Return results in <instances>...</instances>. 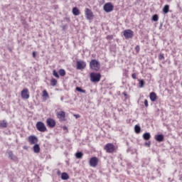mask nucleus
<instances>
[{
  "label": "nucleus",
  "mask_w": 182,
  "mask_h": 182,
  "mask_svg": "<svg viewBox=\"0 0 182 182\" xmlns=\"http://www.w3.org/2000/svg\"><path fill=\"white\" fill-rule=\"evenodd\" d=\"M114 8V6L112 4V3L109 2L104 5L103 9L105 12H112L113 11V9Z\"/></svg>",
  "instance_id": "1a4fd4ad"
},
{
  "label": "nucleus",
  "mask_w": 182,
  "mask_h": 182,
  "mask_svg": "<svg viewBox=\"0 0 182 182\" xmlns=\"http://www.w3.org/2000/svg\"><path fill=\"white\" fill-rule=\"evenodd\" d=\"M63 129H64V130H67V129H68V127H64Z\"/></svg>",
  "instance_id": "a19ab883"
},
{
  "label": "nucleus",
  "mask_w": 182,
  "mask_h": 182,
  "mask_svg": "<svg viewBox=\"0 0 182 182\" xmlns=\"http://www.w3.org/2000/svg\"><path fill=\"white\" fill-rule=\"evenodd\" d=\"M58 73L60 75V76H65L66 75V71L64 69H60L58 71Z\"/></svg>",
  "instance_id": "393cba45"
},
{
  "label": "nucleus",
  "mask_w": 182,
  "mask_h": 182,
  "mask_svg": "<svg viewBox=\"0 0 182 182\" xmlns=\"http://www.w3.org/2000/svg\"><path fill=\"white\" fill-rule=\"evenodd\" d=\"M61 178L62 180H69V175L66 172H63L61 174Z\"/></svg>",
  "instance_id": "aec40b11"
},
{
  "label": "nucleus",
  "mask_w": 182,
  "mask_h": 182,
  "mask_svg": "<svg viewBox=\"0 0 182 182\" xmlns=\"http://www.w3.org/2000/svg\"><path fill=\"white\" fill-rule=\"evenodd\" d=\"M90 68L92 69V70L97 72V70L100 69V63L97 60H92L90 63Z\"/></svg>",
  "instance_id": "7ed1b4c3"
},
{
  "label": "nucleus",
  "mask_w": 182,
  "mask_h": 182,
  "mask_svg": "<svg viewBox=\"0 0 182 182\" xmlns=\"http://www.w3.org/2000/svg\"><path fill=\"white\" fill-rule=\"evenodd\" d=\"M73 116L75 117V119H79V117H80V115L79 114H74Z\"/></svg>",
  "instance_id": "e433bc0d"
},
{
  "label": "nucleus",
  "mask_w": 182,
  "mask_h": 182,
  "mask_svg": "<svg viewBox=\"0 0 182 182\" xmlns=\"http://www.w3.org/2000/svg\"><path fill=\"white\" fill-rule=\"evenodd\" d=\"M50 85L51 86H56V85H58V80L55 78H52L50 80Z\"/></svg>",
  "instance_id": "a878e982"
},
{
  "label": "nucleus",
  "mask_w": 182,
  "mask_h": 182,
  "mask_svg": "<svg viewBox=\"0 0 182 182\" xmlns=\"http://www.w3.org/2000/svg\"><path fill=\"white\" fill-rule=\"evenodd\" d=\"M57 117H58V119H59V120H60V122L65 121V119L66 117V112H65L63 111H60V112H58Z\"/></svg>",
  "instance_id": "ddd939ff"
},
{
  "label": "nucleus",
  "mask_w": 182,
  "mask_h": 182,
  "mask_svg": "<svg viewBox=\"0 0 182 182\" xmlns=\"http://www.w3.org/2000/svg\"><path fill=\"white\" fill-rule=\"evenodd\" d=\"M85 14L86 16V18L88 19V21H92V19H93V12L92 11V10H90V9H85Z\"/></svg>",
  "instance_id": "6e6552de"
},
{
  "label": "nucleus",
  "mask_w": 182,
  "mask_h": 182,
  "mask_svg": "<svg viewBox=\"0 0 182 182\" xmlns=\"http://www.w3.org/2000/svg\"><path fill=\"white\" fill-rule=\"evenodd\" d=\"M85 68H86V63L85 61H77V69H78V70H82V69H85Z\"/></svg>",
  "instance_id": "f8f14e48"
},
{
  "label": "nucleus",
  "mask_w": 182,
  "mask_h": 182,
  "mask_svg": "<svg viewBox=\"0 0 182 182\" xmlns=\"http://www.w3.org/2000/svg\"><path fill=\"white\" fill-rule=\"evenodd\" d=\"M152 21H154V22H157V21H159V15L154 14L152 16Z\"/></svg>",
  "instance_id": "c85d7f7f"
},
{
  "label": "nucleus",
  "mask_w": 182,
  "mask_h": 182,
  "mask_svg": "<svg viewBox=\"0 0 182 182\" xmlns=\"http://www.w3.org/2000/svg\"><path fill=\"white\" fill-rule=\"evenodd\" d=\"M90 79L92 83H97L102 79V74L100 73H91L90 74Z\"/></svg>",
  "instance_id": "f257e3e1"
},
{
  "label": "nucleus",
  "mask_w": 182,
  "mask_h": 182,
  "mask_svg": "<svg viewBox=\"0 0 182 182\" xmlns=\"http://www.w3.org/2000/svg\"><path fill=\"white\" fill-rule=\"evenodd\" d=\"M139 87H144V80H139Z\"/></svg>",
  "instance_id": "7c9ffc66"
},
{
  "label": "nucleus",
  "mask_w": 182,
  "mask_h": 182,
  "mask_svg": "<svg viewBox=\"0 0 182 182\" xmlns=\"http://www.w3.org/2000/svg\"><path fill=\"white\" fill-rule=\"evenodd\" d=\"M46 124L50 129H53L56 126V121L52 118H48L46 119Z\"/></svg>",
  "instance_id": "9d476101"
},
{
  "label": "nucleus",
  "mask_w": 182,
  "mask_h": 182,
  "mask_svg": "<svg viewBox=\"0 0 182 182\" xmlns=\"http://www.w3.org/2000/svg\"><path fill=\"white\" fill-rule=\"evenodd\" d=\"M149 97L152 102H156V100H157V95L156 94V92H151L149 94Z\"/></svg>",
  "instance_id": "dca6fc26"
},
{
  "label": "nucleus",
  "mask_w": 182,
  "mask_h": 182,
  "mask_svg": "<svg viewBox=\"0 0 182 182\" xmlns=\"http://www.w3.org/2000/svg\"><path fill=\"white\" fill-rule=\"evenodd\" d=\"M42 97H46V99H49V94L46 90H43Z\"/></svg>",
  "instance_id": "b1692460"
},
{
  "label": "nucleus",
  "mask_w": 182,
  "mask_h": 182,
  "mask_svg": "<svg viewBox=\"0 0 182 182\" xmlns=\"http://www.w3.org/2000/svg\"><path fill=\"white\" fill-rule=\"evenodd\" d=\"M159 60H163V59H164V54H159Z\"/></svg>",
  "instance_id": "473e14b6"
},
{
  "label": "nucleus",
  "mask_w": 182,
  "mask_h": 182,
  "mask_svg": "<svg viewBox=\"0 0 182 182\" xmlns=\"http://www.w3.org/2000/svg\"><path fill=\"white\" fill-rule=\"evenodd\" d=\"M0 127H2L3 129L8 127V122L5 120L0 121Z\"/></svg>",
  "instance_id": "a211bd4d"
},
{
  "label": "nucleus",
  "mask_w": 182,
  "mask_h": 182,
  "mask_svg": "<svg viewBox=\"0 0 182 182\" xmlns=\"http://www.w3.org/2000/svg\"><path fill=\"white\" fill-rule=\"evenodd\" d=\"M117 149V146H115L114 144L112 143L107 144L104 147V150H105L106 153H109V154L114 153Z\"/></svg>",
  "instance_id": "f03ea898"
},
{
  "label": "nucleus",
  "mask_w": 182,
  "mask_h": 182,
  "mask_svg": "<svg viewBox=\"0 0 182 182\" xmlns=\"http://www.w3.org/2000/svg\"><path fill=\"white\" fill-rule=\"evenodd\" d=\"M151 137V135H150V133L149 132H146L143 134L144 140H150Z\"/></svg>",
  "instance_id": "6ab92c4d"
},
{
  "label": "nucleus",
  "mask_w": 182,
  "mask_h": 182,
  "mask_svg": "<svg viewBox=\"0 0 182 182\" xmlns=\"http://www.w3.org/2000/svg\"><path fill=\"white\" fill-rule=\"evenodd\" d=\"M123 35L125 39H132L134 35V33L131 29H127L123 31Z\"/></svg>",
  "instance_id": "423d86ee"
},
{
  "label": "nucleus",
  "mask_w": 182,
  "mask_h": 182,
  "mask_svg": "<svg viewBox=\"0 0 182 182\" xmlns=\"http://www.w3.org/2000/svg\"><path fill=\"white\" fill-rule=\"evenodd\" d=\"M21 95L22 99H26V100L29 99L30 97L29 90H28V88L23 89L21 92Z\"/></svg>",
  "instance_id": "9b49d317"
},
{
  "label": "nucleus",
  "mask_w": 182,
  "mask_h": 182,
  "mask_svg": "<svg viewBox=\"0 0 182 182\" xmlns=\"http://www.w3.org/2000/svg\"><path fill=\"white\" fill-rule=\"evenodd\" d=\"M75 90H77V92H80L81 93H86V90H82V88L77 87L75 88Z\"/></svg>",
  "instance_id": "c756f323"
},
{
  "label": "nucleus",
  "mask_w": 182,
  "mask_h": 182,
  "mask_svg": "<svg viewBox=\"0 0 182 182\" xmlns=\"http://www.w3.org/2000/svg\"><path fill=\"white\" fill-rule=\"evenodd\" d=\"M73 14L75 15V16H77L78 15H80V11L79 9H77V7H74L73 9Z\"/></svg>",
  "instance_id": "f3484780"
},
{
  "label": "nucleus",
  "mask_w": 182,
  "mask_h": 182,
  "mask_svg": "<svg viewBox=\"0 0 182 182\" xmlns=\"http://www.w3.org/2000/svg\"><path fill=\"white\" fill-rule=\"evenodd\" d=\"M8 154H9V159H10L11 160H15V159H16V156L14 155V152H12V151H9Z\"/></svg>",
  "instance_id": "412c9836"
},
{
  "label": "nucleus",
  "mask_w": 182,
  "mask_h": 182,
  "mask_svg": "<svg viewBox=\"0 0 182 182\" xmlns=\"http://www.w3.org/2000/svg\"><path fill=\"white\" fill-rule=\"evenodd\" d=\"M32 55H33V58H36V53L35 51L33 52Z\"/></svg>",
  "instance_id": "4c0bfd02"
},
{
  "label": "nucleus",
  "mask_w": 182,
  "mask_h": 182,
  "mask_svg": "<svg viewBox=\"0 0 182 182\" xmlns=\"http://www.w3.org/2000/svg\"><path fill=\"white\" fill-rule=\"evenodd\" d=\"M53 75L55 77H56L57 79H59L60 77L59 76V74L58 73V72H56V70H53Z\"/></svg>",
  "instance_id": "cd10ccee"
},
{
  "label": "nucleus",
  "mask_w": 182,
  "mask_h": 182,
  "mask_svg": "<svg viewBox=\"0 0 182 182\" xmlns=\"http://www.w3.org/2000/svg\"><path fill=\"white\" fill-rule=\"evenodd\" d=\"M28 141L31 146H33V144H38V141H39V139H38V137L35 135H31L28 137Z\"/></svg>",
  "instance_id": "39448f33"
},
{
  "label": "nucleus",
  "mask_w": 182,
  "mask_h": 182,
  "mask_svg": "<svg viewBox=\"0 0 182 182\" xmlns=\"http://www.w3.org/2000/svg\"><path fill=\"white\" fill-rule=\"evenodd\" d=\"M144 103L146 107H149V101L147 100H145Z\"/></svg>",
  "instance_id": "72a5a7b5"
},
{
  "label": "nucleus",
  "mask_w": 182,
  "mask_h": 182,
  "mask_svg": "<svg viewBox=\"0 0 182 182\" xmlns=\"http://www.w3.org/2000/svg\"><path fill=\"white\" fill-rule=\"evenodd\" d=\"M36 127L38 132H41V133H45V132H48V128H46V125H45V123L42 122H38L36 124Z\"/></svg>",
  "instance_id": "20e7f679"
},
{
  "label": "nucleus",
  "mask_w": 182,
  "mask_h": 182,
  "mask_svg": "<svg viewBox=\"0 0 182 182\" xmlns=\"http://www.w3.org/2000/svg\"><path fill=\"white\" fill-rule=\"evenodd\" d=\"M75 157H76V159H82V157H83V153H82V152H77L75 154Z\"/></svg>",
  "instance_id": "bb28decb"
},
{
  "label": "nucleus",
  "mask_w": 182,
  "mask_h": 182,
  "mask_svg": "<svg viewBox=\"0 0 182 182\" xmlns=\"http://www.w3.org/2000/svg\"><path fill=\"white\" fill-rule=\"evenodd\" d=\"M106 38H107L108 41H110V40L113 39V36H107L106 37Z\"/></svg>",
  "instance_id": "f704fd0d"
},
{
  "label": "nucleus",
  "mask_w": 182,
  "mask_h": 182,
  "mask_svg": "<svg viewBox=\"0 0 182 182\" xmlns=\"http://www.w3.org/2000/svg\"><path fill=\"white\" fill-rule=\"evenodd\" d=\"M134 132L136 133V134H139L140 132H141V128L139 125L134 126Z\"/></svg>",
  "instance_id": "5701e85b"
},
{
  "label": "nucleus",
  "mask_w": 182,
  "mask_h": 182,
  "mask_svg": "<svg viewBox=\"0 0 182 182\" xmlns=\"http://www.w3.org/2000/svg\"><path fill=\"white\" fill-rule=\"evenodd\" d=\"M124 96H127V94L126 92H123Z\"/></svg>",
  "instance_id": "ea45409f"
},
{
  "label": "nucleus",
  "mask_w": 182,
  "mask_h": 182,
  "mask_svg": "<svg viewBox=\"0 0 182 182\" xmlns=\"http://www.w3.org/2000/svg\"><path fill=\"white\" fill-rule=\"evenodd\" d=\"M155 139L156 141L161 143V141H164V136L163 134H158L155 136Z\"/></svg>",
  "instance_id": "2eb2a0df"
},
{
  "label": "nucleus",
  "mask_w": 182,
  "mask_h": 182,
  "mask_svg": "<svg viewBox=\"0 0 182 182\" xmlns=\"http://www.w3.org/2000/svg\"><path fill=\"white\" fill-rule=\"evenodd\" d=\"M145 145L148 146L149 147L150 146V141L145 143Z\"/></svg>",
  "instance_id": "58836bf2"
},
{
  "label": "nucleus",
  "mask_w": 182,
  "mask_h": 182,
  "mask_svg": "<svg viewBox=\"0 0 182 182\" xmlns=\"http://www.w3.org/2000/svg\"><path fill=\"white\" fill-rule=\"evenodd\" d=\"M132 79H137V77H136V73H133V74L132 75Z\"/></svg>",
  "instance_id": "c9c22d12"
},
{
  "label": "nucleus",
  "mask_w": 182,
  "mask_h": 182,
  "mask_svg": "<svg viewBox=\"0 0 182 182\" xmlns=\"http://www.w3.org/2000/svg\"><path fill=\"white\" fill-rule=\"evenodd\" d=\"M89 164L90 167H97L99 164V159L96 156H93L90 159Z\"/></svg>",
  "instance_id": "0eeeda50"
},
{
  "label": "nucleus",
  "mask_w": 182,
  "mask_h": 182,
  "mask_svg": "<svg viewBox=\"0 0 182 182\" xmlns=\"http://www.w3.org/2000/svg\"><path fill=\"white\" fill-rule=\"evenodd\" d=\"M168 11H170V6L166 4L163 8V12L164 14H168Z\"/></svg>",
  "instance_id": "4be33fe9"
},
{
  "label": "nucleus",
  "mask_w": 182,
  "mask_h": 182,
  "mask_svg": "<svg viewBox=\"0 0 182 182\" xmlns=\"http://www.w3.org/2000/svg\"><path fill=\"white\" fill-rule=\"evenodd\" d=\"M135 50H136V53H139V52H140V46H136L135 47Z\"/></svg>",
  "instance_id": "2f4dec72"
},
{
  "label": "nucleus",
  "mask_w": 182,
  "mask_h": 182,
  "mask_svg": "<svg viewBox=\"0 0 182 182\" xmlns=\"http://www.w3.org/2000/svg\"><path fill=\"white\" fill-rule=\"evenodd\" d=\"M33 151L36 154L41 153V146L38 144H34L33 146Z\"/></svg>",
  "instance_id": "4468645a"
}]
</instances>
